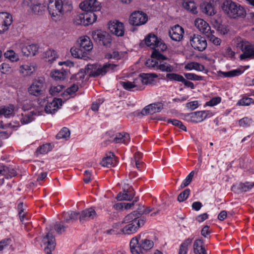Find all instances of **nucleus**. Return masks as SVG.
Wrapping results in <instances>:
<instances>
[{"mask_svg": "<svg viewBox=\"0 0 254 254\" xmlns=\"http://www.w3.org/2000/svg\"><path fill=\"white\" fill-rule=\"evenodd\" d=\"M117 66V64L109 63L105 64L101 67H98V65L96 64H88L84 69H80L74 76L77 77V79H83L86 73H89L90 77H96L99 75L103 76L110 70L115 71Z\"/></svg>", "mask_w": 254, "mask_h": 254, "instance_id": "f257e3e1", "label": "nucleus"}, {"mask_svg": "<svg viewBox=\"0 0 254 254\" xmlns=\"http://www.w3.org/2000/svg\"><path fill=\"white\" fill-rule=\"evenodd\" d=\"M221 3V8L224 13L230 18L236 19L245 17V9L239 3L232 0H218Z\"/></svg>", "mask_w": 254, "mask_h": 254, "instance_id": "f03ea898", "label": "nucleus"}, {"mask_svg": "<svg viewBox=\"0 0 254 254\" xmlns=\"http://www.w3.org/2000/svg\"><path fill=\"white\" fill-rule=\"evenodd\" d=\"M154 243L151 240H140V235L131 239L130 242V251L132 254H143L142 250L148 251L153 248Z\"/></svg>", "mask_w": 254, "mask_h": 254, "instance_id": "7ed1b4c3", "label": "nucleus"}, {"mask_svg": "<svg viewBox=\"0 0 254 254\" xmlns=\"http://www.w3.org/2000/svg\"><path fill=\"white\" fill-rule=\"evenodd\" d=\"M46 83L45 78L39 77L35 79L28 88L29 93L34 96L44 95L45 92Z\"/></svg>", "mask_w": 254, "mask_h": 254, "instance_id": "20e7f679", "label": "nucleus"}, {"mask_svg": "<svg viewBox=\"0 0 254 254\" xmlns=\"http://www.w3.org/2000/svg\"><path fill=\"white\" fill-rule=\"evenodd\" d=\"M93 39L97 43L102 44L106 47H110L112 42L111 35L101 30L94 31L92 32Z\"/></svg>", "mask_w": 254, "mask_h": 254, "instance_id": "39448f33", "label": "nucleus"}, {"mask_svg": "<svg viewBox=\"0 0 254 254\" xmlns=\"http://www.w3.org/2000/svg\"><path fill=\"white\" fill-rule=\"evenodd\" d=\"M148 20L146 13L141 10L132 12L129 17V23L133 26H139L145 24Z\"/></svg>", "mask_w": 254, "mask_h": 254, "instance_id": "423d86ee", "label": "nucleus"}, {"mask_svg": "<svg viewBox=\"0 0 254 254\" xmlns=\"http://www.w3.org/2000/svg\"><path fill=\"white\" fill-rule=\"evenodd\" d=\"M237 47L243 52V54L240 56L241 60L254 59V45L250 44L248 42L242 41L237 44Z\"/></svg>", "mask_w": 254, "mask_h": 254, "instance_id": "0eeeda50", "label": "nucleus"}, {"mask_svg": "<svg viewBox=\"0 0 254 254\" xmlns=\"http://www.w3.org/2000/svg\"><path fill=\"white\" fill-rule=\"evenodd\" d=\"M190 41L191 47L195 50L202 52L207 47V42L204 37L193 34L190 37Z\"/></svg>", "mask_w": 254, "mask_h": 254, "instance_id": "6e6552de", "label": "nucleus"}, {"mask_svg": "<svg viewBox=\"0 0 254 254\" xmlns=\"http://www.w3.org/2000/svg\"><path fill=\"white\" fill-rule=\"evenodd\" d=\"M146 219L144 218H141L138 220L137 223H136L135 221L133 223H129L121 229V232L125 235H130L134 233L137 231L138 228L144 225Z\"/></svg>", "mask_w": 254, "mask_h": 254, "instance_id": "1a4fd4ad", "label": "nucleus"}, {"mask_svg": "<svg viewBox=\"0 0 254 254\" xmlns=\"http://www.w3.org/2000/svg\"><path fill=\"white\" fill-rule=\"evenodd\" d=\"M12 22V17L9 13L0 12V34L7 31Z\"/></svg>", "mask_w": 254, "mask_h": 254, "instance_id": "9d476101", "label": "nucleus"}, {"mask_svg": "<svg viewBox=\"0 0 254 254\" xmlns=\"http://www.w3.org/2000/svg\"><path fill=\"white\" fill-rule=\"evenodd\" d=\"M22 4L23 6L29 7L31 11L35 14L42 13L45 7L37 0H24Z\"/></svg>", "mask_w": 254, "mask_h": 254, "instance_id": "9b49d317", "label": "nucleus"}, {"mask_svg": "<svg viewBox=\"0 0 254 254\" xmlns=\"http://www.w3.org/2000/svg\"><path fill=\"white\" fill-rule=\"evenodd\" d=\"M108 28L110 31L117 36H123L124 35V24L119 21H110L109 23Z\"/></svg>", "mask_w": 254, "mask_h": 254, "instance_id": "f8f14e48", "label": "nucleus"}, {"mask_svg": "<svg viewBox=\"0 0 254 254\" xmlns=\"http://www.w3.org/2000/svg\"><path fill=\"white\" fill-rule=\"evenodd\" d=\"M163 108V105L162 103L157 102L150 104L145 106L140 113H138L137 116L141 114L143 116L148 114H153L159 112Z\"/></svg>", "mask_w": 254, "mask_h": 254, "instance_id": "ddd939ff", "label": "nucleus"}, {"mask_svg": "<svg viewBox=\"0 0 254 254\" xmlns=\"http://www.w3.org/2000/svg\"><path fill=\"white\" fill-rule=\"evenodd\" d=\"M79 6L82 10L100 11L101 8V3L97 0H84L80 3Z\"/></svg>", "mask_w": 254, "mask_h": 254, "instance_id": "4468645a", "label": "nucleus"}, {"mask_svg": "<svg viewBox=\"0 0 254 254\" xmlns=\"http://www.w3.org/2000/svg\"><path fill=\"white\" fill-rule=\"evenodd\" d=\"M43 241L46 243L47 246L45 248V252L47 254H52L56 247V240L55 237L52 233L49 231L43 238Z\"/></svg>", "mask_w": 254, "mask_h": 254, "instance_id": "2eb2a0df", "label": "nucleus"}, {"mask_svg": "<svg viewBox=\"0 0 254 254\" xmlns=\"http://www.w3.org/2000/svg\"><path fill=\"white\" fill-rule=\"evenodd\" d=\"M63 105L61 98H55L51 102L48 103L45 107V112L47 114H54Z\"/></svg>", "mask_w": 254, "mask_h": 254, "instance_id": "dca6fc26", "label": "nucleus"}, {"mask_svg": "<svg viewBox=\"0 0 254 254\" xmlns=\"http://www.w3.org/2000/svg\"><path fill=\"white\" fill-rule=\"evenodd\" d=\"M169 36L175 41H181L184 37V30L179 25L177 24L172 27L169 32Z\"/></svg>", "mask_w": 254, "mask_h": 254, "instance_id": "f3484780", "label": "nucleus"}, {"mask_svg": "<svg viewBox=\"0 0 254 254\" xmlns=\"http://www.w3.org/2000/svg\"><path fill=\"white\" fill-rule=\"evenodd\" d=\"M190 116L191 121L194 123H198L203 121L207 117L212 116L211 112L208 111H198L191 113L189 114Z\"/></svg>", "mask_w": 254, "mask_h": 254, "instance_id": "a211bd4d", "label": "nucleus"}, {"mask_svg": "<svg viewBox=\"0 0 254 254\" xmlns=\"http://www.w3.org/2000/svg\"><path fill=\"white\" fill-rule=\"evenodd\" d=\"M77 46L83 51L88 52L93 49V44L88 36H83L77 41Z\"/></svg>", "mask_w": 254, "mask_h": 254, "instance_id": "6ab92c4d", "label": "nucleus"}, {"mask_svg": "<svg viewBox=\"0 0 254 254\" xmlns=\"http://www.w3.org/2000/svg\"><path fill=\"white\" fill-rule=\"evenodd\" d=\"M96 215V211L92 208H89L83 210L79 217L80 223H84L85 222L93 219Z\"/></svg>", "mask_w": 254, "mask_h": 254, "instance_id": "aec40b11", "label": "nucleus"}, {"mask_svg": "<svg viewBox=\"0 0 254 254\" xmlns=\"http://www.w3.org/2000/svg\"><path fill=\"white\" fill-rule=\"evenodd\" d=\"M55 2H56L55 11L57 13V16L63 12L70 11L72 8L71 3H63L62 0H55Z\"/></svg>", "mask_w": 254, "mask_h": 254, "instance_id": "412c9836", "label": "nucleus"}, {"mask_svg": "<svg viewBox=\"0 0 254 254\" xmlns=\"http://www.w3.org/2000/svg\"><path fill=\"white\" fill-rule=\"evenodd\" d=\"M71 55L76 58L82 59L87 60L89 59L88 54L85 51H83L77 46L76 47H72L70 49Z\"/></svg>", "mask_w": 254, "mask_h": 254, "instance_id": "4be33fe9", "label": "nucleus"}, {"mask_svg": "<svg viewBox=\"0 0 254 254\" xmlns=\"http://www.w3.org/2000/svg\"><path fill=\"white\" fill-rule=\"evenodd\" d=\"M195 26L203 33H207L210 30L208 24L201 18H197L194 22Z\"/></svg>", "mask_w": 254, "mask_h": 254, "instance_id": "5701e85b", "label": "nucleus"}, {"mask_svg": "<svg viewBox=\"0 0 254 254\" xmlns=\"http://www.w3.org/2000/svg\"><path fill=\"white\" fill-rule=\"evenodd\" d=\"M193 252L195 254H207L205 248L203 245L201 239L196 240L193 243Z\"/></svg>", "mask_w": 254, "mask_h": 254, "instance_id": "b1692460", "label": "nucleus"}, {"mask_svg": "<svg viewBox=\"0 0 254 254\" xmlns=\"http://www.w3.org/2000/svg\"><path fill=\"white\" fill-rule=\"evenodd\" d=\"M159 39L155 35L150 33L144 39L145 43L147 46L154 49L156 47Z\"/></svg>", "mask_w": 254, "mask_h": 254, "instance_id": "393cba45", "label": "nucleus"}, {"mask_svg": "<svg viewBox=\"0 0 254 254\" xmlns=\"http://www.w3.org/2000/svg\"><path fill=\"white\" fill-rule=\"evenodd\" d=\"M36 70V67L30 64L22 65L20 67V72L23 76H30Z\"/></svg>", "mask_w": 254, "mask_h": 254, "instance_id": "a878e982", "label": "nucleus"}, {"mask_svg": "<svg viewBox=\"0 0 254 254\" xmlns=\"http://www.w3.org/2000/svg\"><path fill=\"white\" fill-rule=\"evenodd\" d=\"M67 69L63 68L61 70H56L51 73V76L55 80H64L67 75Z\"/></svg>", "mask_w": 254, "mask_h": 254, "instance_id": "bb28decb", "label": "nucleus"}, {"mask_svg": "<svg viewBox=\"0 0 254 254\" xmlns=\"http://www.w3.org/2000/svg\"><path fill=\"white\" fill-rule=\"evenodd\" d=\"M134 195V193L131 192L130 190L128 189L127 191L124 190V192H119L116 198L118 201L131 200Z\"/></svg>", "mask_w": 254, "mask_h": 254, "instance_id": "cd10ccee", "label": "nucleus"}, {"mask_svg": "<svg viewBox=\"0 0 254 254\" xmlns=\"http://www.w3.org/2000/svg\"><path fill=\"white\" fill-rule=\"evenodd\" d=\"M79 213L74 211L64 212L63 214V221L65 223L72 222L77 219Z\"/></svg>", "mask_w": 254, "mask_h": 254, "instance_id": "c85d7f7f", "label": "nucleus"}, {"mask_svg": "<svg viewBox=\"0 0 254 254\" xmlns=\"http://www.w3.org/2000/svg\"><path fill=\"white\" fill-rule=\"evenodd\" d=\"M84 11L85 12V20H86V24H87V25L92 24L96 21L97 15L95 13V12H98V11L92 10H87Z\"/></svg>", "mask_w": 254, "mask_h": 254, "instance_id": "c756f323", "label": "nucleus"}, {"mask_svg": "<svg viewBox=\"0 0 254 254\" xmlns=\"http://www.w3.org/2000/svg\"><path fill=\"white\" fill-rule=\"evenodd\" d=\"M115 162L116 160L114 154L110 152L109 155H107L106 157L103 158L100 164L104 167H110L114 165Z\"/></svg>", "mask_w": 254, "mask_h": 254, "instance_id": "7c9ffc66", "label": "nucleus"}, {"mask_svg": "<svg viewBox=\"0 0 254 254\" xmlns=\"http://www.w3.org/2000/svg\"><path fill=\"white\" fill-rule=\"evenodd\" d=\"M244 72L240 69H234L227 72H224L221 70L218 71V75L224 77H232L241 75Z\"/></svg>", "mask_w": 254, "mask_h": 254, "instance_id": "2f4dec72", "label": "nucleus"}, {"mask_svg": "<svg viewBox=\"0 0 254 254\" xmlns=\"http://www.w3.org/2000/svg\"><path fill=\"white\" fill-rule=\"evenodd\" d=\"M200 7L202 12L208 15L215 14L213 6L210 2H203L200 4Z\"/></svg>", "mask_w": 254, "mask_h": 254, "instance_id": "473e14b6", "label": "nucleus"}, {"mask_svg": "<svg viewBox=\"0 0 254 254\" xmlns=\"http://www.w3.org/2000/svg\"><path fill=\"white\" fill-rule=\"evenodd\" d=\"M183 6L185 9L190 11L193 14L197 13L196 5L193 1H184L183 3Z\"/></svg>", "mask_w": 254, "mask_h": 254, "instance_id": "72a5a7b5", "label": "nucleus"}, {"mask_svg": "<svg viewBox=\"0 0 254 254\" xmlns=\"http://www.w3.org/2000/svg\"><path fill=\"white\" fill-rule=\"evenodd\" d=\"M139 76L142 83L144 84L151 83L153 78L158 77V75L155 73H142L140 74Z\"/></svg>", "mask_w": 254, "mask_h": 254, "instance_id": "f704fd0d", "label": "nucleus"}, {"mask_svg": "<svg viewBox=\"0 0 254 254\" xmlns=\"http://www.w3.org/2000/svg\"><path fill=\"white\" fill-rule=\"evenodd\" d=\"M15 173L14 170L6 166H1L0 167V175L4 176L6 179L14 176Z\"/></svg>", "mask_w": 254, "mask_h": 254, "instance_id": "c9c22d12", "label": "nucleus"}, {"mask_svg": "<svg viewBox=\"0 0 254 254\" xmlns=\"http://www.w3.org/2000/svg\"><path fill=\"white\" fill-rule=\"evenodd\" d=\"M137 212H132L131 213L127 215L122 221L123 223H131L134 222L135 221L136 223H137L139 219V217L137 215Z\"/></svg>", "mask_w": 254, "mask_h": 254, "instance_id": "e433bc0d", "label": "nucleus"}, {"mask_svg": "<svg viewBox=\"0 0 254 254\" xmlns=\"http://www.w3.org/2000/svg\"><path fill=\"white\" fill-rule=\"evenodd\" d=\"M14 109V106L11 104L7 107H0V115H3L5 117L8 118L13 114Z\"/></svg>", "mask_w": 254, "mask_h": 254, "instance_id": "4c0bfd02", "label": "nucleus"}, {"mask_svg": "<svg viewBox=\"0 0 254 254\" xmlns=\"http://www.w3.org/2000/svg\"><path fill=\"white\" fill-rule=\"evenodd\" d=\"M185 69L187 70L195 69L198 71H203L204 69V66L196 62H191L185 66Z\"/></svg>", "mask_w": 254, "mask_h": 254, "instance_id": "58836bf2", "label": "nucleus"}, {"mask_svg": "<svg viewBox=\"0 0 254 254\" xmlns=\"http://www.w3.org/2000/svg\"><path fill=\"white\" fill-rule=\"evenodd\" d=\"M193 238L186 239L180 246L179 254H187L188 250V247L190 245Z\"/></svg>", "mask_w": 254, "mask_h": 254, "instance_id": "ea45409f", "label": "nucleus"}, {"mask_svg": "<svg viewBox=\"0 0 254 254\" xmlns=\"http://www.w3.org/2000/svg\"><path fill=\"white\" fill-rule=\"evenodd\" d=\"M85 11L82 13L77 14L74 18V23L76 25H87L86 24V20H85Z\"/></svg>", "mask_w": 254, "mask_h": 254, "instance_id": "a19ab883", "label": "nucleus"}, {"mask_svg": "<svg viewBox=\"0 0 254 254\" xmlns=\"http://www.w3.org/2000/svg\"><path fill=\"white\" fill-rule=\"evenodd\" d=\"M70 131L67 127H63L57 134L56 138L59 139H65L67 140L69 138L70 136Z\"/></svg>", "mask_w": 254, "mask_h": 254, "instance_id": "79ce46f5", "label": "nucleus"}, {"mask_svg": "<svg viewBox=\"0 0 254 254\" xmlns=\"http://www.w3.org/2000/svg\"><path fill=\"white\" fill-rule=\"evenodd\" d=\"M36 115V113L34 111L30 112L24 116L22 114V118L20 120L21 124L24 125L31 122L34 120L33 116Z\"/></svg>", "mask_w": 254, "mask_h": 254, "instance_id": "37998d69", "label": "nucleus"}, {"mask_svg": "<svg viewBox=\"0 0 254 254\" xmlns=\"http://www.w3.org/2000/svg\"><path fill=\"white\" fill-rule=\"evenodd\" d=\"M55 229L58 234H61L65 231L67 226L65 225L63 221L61 222H57L55 224Z\"/></svg>", "mask_w": 254, "mask_h": 254, "instance_id": "c03bdc74", "label": "nucleus"}, {"mask_svg": "<svg viewBox=\"0 0 254 254\" xmlns=\"http://www.w3.org/2000/svg\"><path fill=\"white\" fill-rule=\"evenodd\" d=\"M78 89V87L77 85L73 84L70 87H68L66 90L61 94V96L64 98L68 96L69 95H71L76 91Z\"/></svg>", "mask_w": 254, "mask_h": 254, "instance_id": "a18cd8bd", "label": "nucleus"}, {"mask_svg": "<svg viewBox=\"0 0 254 254\" xmlns=\"http://www.w3.org/2000/svg\"><path fill=\"white\" fill-rule=\"evenodd\" d=\"M4 56L5 58L8 59L11 62H16L19 60L18 56L14 51L11 50L7 51L4 53Z\"/></svg>", "mask_w": 254, "mask_h": 254, "instance_id": "49530a36", "label": "nucleus"}, {"mask_svg": "<svg viewBox=\"0 0 254 254\" xmlns=\"http://www.w3.org/2000/svg\"><path fill=\"white\" fill-rule=\"evenodd\" d=\"M157 69H160L162 71L171 72L173 71L174 67L170 64H168L167 63H164L163 64L160 63L159 65L157 66Z\"/></svg>", "mask_w": 254, "mask_h": 254, "instance_id": "de8ad7c7", "label": "nucleus"}, {"mask_svg": "<svg viewBox=\"0 0 254 254\" xmlns=\"http://www.w3.org/2000/svg\"><path fill=\"white\" fill-rule=\"evenodd\" d=\"M166 77L171 81L182 82L184 77L179 74L175 73H169L166 74Z\"/></svg>", "mask_w": 254, "mask_h": 254, "instance_id": "09e8293b", "label": "nucleus"}, {"mask_svg": "<svg viewBox=\"0 0 254 254\" xmlns=\"http://www.w3.org/2000/svg\"><path fill=\"white\" fill-rule=\"evenodd\" d=\"M52 149V147L50 144H43L38 147L36 152L41 154H44L47 153Z\"/></svg>", "mask_w": 254, "mask_h": 254, "instance_id": "8fccbe9b", "label": "nucleus"}, {"mask_svg": "<svg viewBox=\"0 0 254 254\" xmlns=\"http://www.w3.org/2000/svg\"><path fill=\"white\" fill-rule=\"evenodd\" d=\"M254 187V182L250 183L246 182L245 183H240L239 185V189L242 191L246 192Z\"/></svg>", "mask_w": 254, "mask_h": 254, "instance_id": "3c124183", "label": "nucleus"}, {"mask_svg": "<svg viewBox=\"0 0 254 254\" xmlns=\"http://www.w3.org/2000/svg\"><path fill=\"white\" fill-rule=\"evenodd\" d=\"M151 58L158 60H166L168 58L164 55L161 54L158 50L154 49L151 54Z\"/></svg>", "mask_w": 254, "mask_h": 254, "instance_id": "603ef678", "label": "nucleus"}, {"mask_svg": "<svg viewBox=\"0 0 254 254\" xmlns=\"http://www.w3.org/2000/svg\"><path fill=\"white\" fill-rule=\"evenodd\" d=\"M190 189H186L183 191L181 192L178 196V201L183 202L186 200L190 193Z\"/></svg>", "mask_w": 254, "mask_h": 254, "instance_id": "864d4df0", "label": "nucleus"}, {"mask_svg": "<svg viewBox=\"0 0 254 254\" xmlns=\"http://www.w3.org/2000/svg\"><path fill=\"white\" fill-rule=\"evenodd\" d=\"M56 2H51L50 3H48V10L49 14L51 15V17L53 18L57 16V13L55 11V7H56Z\"/></svg>", "mask_w": 254, "mask_h": 254, "instance_id": "5fc2aeb1", "label": "nucleus"}, {"mask_svg": "<svg viewBox=\"0 0 254 254\" xmlns=\"http://www.w3.org/2000/svg\"><path fill=\"white\" fill-rule=\"evenodd\" d=\"M184 76L188 80L200 81L203 79L202 76L197 75L194 73H184Z\"/></svg>", "mask_w": 254, "mask_h": 254, "instance_id": "6e6d98bb", "label": "nucleus"}, {"mask_svg": "<svg viewBox=\"0 0 254 254\" xmlns=\"http://www.w3.org/2000/svg\"><path fill=\"white\" fill-rule=\"evenodd\" d=\"M168 123H172L174 126L178 127L179 128L182 129V130L186 131L187 128L183 124L182 122L180 121H179L176 119H169L167 121Z\"/></svg>", "mask_w": 254, "mask_h": 254, "instance_id": "4d7b16f0", "label": "nucleus"}, {"mask_svg": "<svg viewBox=\"0 0 254 254\" xmlns=\"http://www.w3.org/2000/svg\"><path fill=\"white\" fill-rule=\"evenodd\" d=\"M64 88V86L63 85L52 86L49 90V93L52 96H56L58 93H59Z\"/></svg>", "mask_w": 254, "mask_h": 254, "instance_id": "13d9d810", "label": "nucleus"}, {"mask_svg": "<svg viewBox=\"0 0 254 254\" xmlns=\"http://www.w3.org/2000/svg\"><path fill=\"white\" fill-rule=\"evenodd\" d=\"M194 172L191 171L186 177V178L184 180L183 183L181 185V188L182 189L184 188L187 187L191 182L193 176L194 175Z\"/></svg>", "mask_w": 254, "mask_h": 254, "instance_id": "bf43d9fd", "label": "nucleus"}, {"mask_svg": "<svg viewBox=\"0 0 254 254\" xmlns=\"http://www.w3.org/2000/svg\"><path fill=\"white\" fill-rule=\"evenodd\" d=\"M252 123V120L248 117H245L239 121L240 126L242 127H247L251 126Z\"/></svg>", "mask_w": 254, "mask_h": 254, "instance_id": "052dcab7", "label": "nucleus"}, {"mask_svg": "<svg viewBox=\"0 0 254 254\" xmlns=\"http://www.w3.org/2000/svg\"><path fill=\"white\" fill-rule=\"evenodd\" d=\"M23 202H20L18 204L17 209L18 210V214L21 222H23L24 218L27 219L26 217V215L24 214V208H23Z\"/></svg>", "mask_w": 254, "mask_h": 254, "instance_id": "680f3d73", "label": "nucleus"}, {"mask_svg": "<svg viewBox=\"0 0 254 254\" xmlns=\"http://www.w3.org/2000/svg\"><path fill=\"white\" fill-rule=\"evenodd\" d=\"M252 102V98L249 97H244L238 101L237 105L240 106H249Z\"/></svg>", "mask_w": 254, "mask_h": 254, "instance_id": "e2e57ef3", "label": "nucleus"}, {"mask_svg": "<svg viewBox=\"0 0 254 254\" xmlns=\"http://www.w3.org/2000/svg\"><path fill=\"white\" fill-rule=\"evenodd\" d=\"M120 84L125 89L127 90H130L131 89L136 86L134 83L129 81H121Z\"/></svg>", "mask_w": 254, "mask_h": 254, "instance_id": "0e129e2a", "label": "nucleus"}, {"mask_svg": "<svg viewBox=\"0 0 254 254\" xmlns=\"http://www.w3.org/2000/svg\"><path fill=\"white\" fill-rule=\"evenodd\" d=\"M221 101V99L219 97H213L210 101L207 102L205 105L209 106H213L219 103Z\"/></svg>", "mask_w": 254, "mask_h": 254, "instance_id": "69168bd1", "label": "nucleus"}, {"mask_svg": "<svg viewBox=\"0 0 254 254\" xmlns=\"http://www.w3.org/2000/svg\"><path fill=\"white\" fill-rule=\"evenodd\" d=\"M11 70V67L8 64L5 63H2L0 65V71L3 74H5L9 72Z\"/></svg>", "mask_w": 254, "mask_h": 254, "instance_id": "338daca9", "label": "nucleus"}, {"mask_svg": "<svg viewBox=\"0 0 254 254\" xmlns=\"http://www.w3.org/2000/svg\"><path fill=\"white\" fill-rule=\"evenodd\" d=\"M28 46V52H30V55L35 56L38 52L39 47L36 44H31Z\"/></svg>", "mask_w": 254, "mask_h": 254, "instance_id": "774afa93", "label": "nucleus"}]
</instances>
